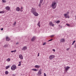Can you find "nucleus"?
Wrapping results in <instances>:
<instances>
[{"label": "nucleus", "mask_w": 76, "mask_h": 76, "mask_svg": "<svg viewBox=\"0 0 76 76\" xmlns=\"http://www.w3.org/2000/svg\"><path fill=\"white\" fill-rule=\"evenodd\" d=\"M58 2L57 0H55L52 1V3L51 7L53 9H55L56 8Z\"/></svg>", "instance_id": "1"}, {"label": "nucleus", "mask_w": 76, "mask_h": 76, "mask_svg": "<svg viewBox=\"0 0 76 76\" xmlns=\"http://www.w3.org/2000/svg\"><path fill=\"white\" fill-rule=\"evenodd\" d=\"M11 69L12 70H15L16 69V66L15 65H13L11 66Z\"/></svg>", "instance_id": "2"}, {"label": "nucleus", "mask_w": 76, "mask_h": 76, "mask_svg": "<svg viewBox=\"0 0 76 76\" xmlns=\"http://www.w3.org/2000/svg\"><path fill=\"white\" fill-rule=\"evenodd\" d=\"M55 57V56L54 55H51L49 57V58L50 60H53L54 58Z\"/></svg>", "instance_id": "3"}, {"label": "nucleus", "mask_w": 76, "mask_h": 76, "mask_svg": "<svg viewBox=\"0 0 76 76\" xmlns=\"http://www.w3.org/2000/svg\"><path fill=\"white\" fill-rule=\"evenodd\" d=\"M37 11V10H36V9L34 8H32V9L31 10V12L33 14L35 12Z\"/></svg>", "instance_id": "4"}, {"label": "nucleus", "mask_w": 76, "mask_h": 76, "mask_svg": "<svg viewBox=\"0 0 76 76\" xmlns=\"http://www.w3.org/2000/svg\"><path fill=\"white\" fill-rule=\"evenodd\" d=\"M64 68L65 69V72H67V71L69 70V69L70 68V67L68 66H66H66H65Z\"/></svg>", "instance_id": "5"}, {"label": "nucleus", "mask_w": 76, "mask_h": 76, "mask_svg": "<svg viewBox=\"0 0 76 76\" xmlns=\"http://www.w3.org/2000/svg\"><path fill=\"white\" fill-rule=\"evenodd\" d=\"M33 14L35 16H38L39 15L38 13L37 12V11H36Z\"/></svg>", "instance_id": "6"}, {"label": "nucleus", "mask_w": 76, "mask_h": 76, "mask_svg": "<svg viewBox=\"0 0 76 76\" xmlns=\"http://www.w3.org/2000/svg\"><path fill=\"white\" fill-rule=\"evenodd\" d=\"M28 48V47L26 46H24L22 48V50H23V51H25L26 50H27Z\"/></svg>", "instance_id": "7"}, {"label": "nucleus", "mask_w": 76, "mask_h": 76, "mask_svg": "<svg viewBox=\"0 0 76 76\" xmlns=\"http://www.w3.org/2000/svg\"><path fill=\"white\" fill-rule=\"evenodd\" d=\"M64 16L65 18H70V17H69V16L68 15L66 14H64Z\"/></svg>", "instance_id": "8"}, {"label": "nucleus", "mask_w": 76, "mask_h": 76, "mask_svg": "<svg viewBox=\"0 0 76 76\" xmlns=\"http://www.w3.org/2000/svg\"><path fill=\"white\" fill-rule=\"evenodd\" d=\"M50 26H54V24L53 23V22H50L49 23Z\"/></svg>", "instance_id": "9"}, {"label": "nucleus", "mask_w": 76, "mask_h": 76, "mask_svg": "<svg viewBox=\"0 0 76 76\" xmlns=\"http://www.w3.org/2000/svg\"><path fill=\"white\" fill-rule=\"evenodd\" d=\"M19 58H20L21 59V60H23V56H22V55L21 54H20L19 55Z\"/></svg>", "instance_id": "10"}, {"label": "nucleus", "mask_w": 76, "mask_h": 76, "mask_svg": "<svg viewBox=\"0 0 76 76\" xmlns=\"http://www.w3.org/2000/svg\"><path fill=\"white\" fill-rule=\"evenodd\" d=\"M42 72V69H40L39 70L38 72V74L39 75H41V73Z\"/></svg>", "instance_id": "11"}, {"label": "nucleus", "mask_w": 76, "mask_h": 76, "mask_svg": "<svg viewBox=\"0 0 76 76\" xmlns=\"http://www.w3.org/2000/svg\"><path fill=\"white\" fill-rule=\"evenodd\" d=\"M6 9L7 10H10V8L9 6H7L5 7Z\"/></svg>", "instance_id": "12"}, {"label": "nucleus", "mask_w": 76, "mask_h": 76, "mask_svg": "<svg viewBox=\"0 0 76 76\" xmlns=\"http://www.w3.org/2000/svg\"><path fill=\"white\" fill-rule=\"evenodd\" d=\"M60 42H65V39H61Z\"/></svg>", "instance_id": "13"}, {"label": "nucleus", "mask_w": 76, "mask_h": 76, "mask_svg": "<svg viewBox=\"0 0 76 76\" xmlns=\"http://www.w3.org/2000/svg\"><path fill=\"white\" fill-rule=\"evenodd\" d=\"M10 39L8 37H6V41H10Z\"/></svg>", "instance_id": "14"}, {"label": "nucleus", "mask_w": 76, "mask_h": 76, "mask_svg": "<svg viewBox=\"0 0 76 76\" xmlns=\"http://www.w3.org/2000/svg\"><path fill=\"white\" fill-rule=\"evenodd\" d=\"M35 37H33L31 39L32 41H35Z\"/></svg>", "instance_id": "15"}, {"label": "nucleus", "mask_w": 76, "mask_h": 76, "mask_svg": "<svg viewBox=\"0 0 76 76\" xmlns=\"http://www.w3.org/2000/svg\"><path fill=\"white\" fill-rule=\"evenodd\" d=\"M35 67L36 68H37V69H38L39 67H40V66H38V65H36L35 66Z\"/></svg>", "instance_id": "16"}, {"label": "nucleus", "mask_w": 76, "mask_h": 76, "mask_svg": "<svg viewBox=\"0 0 76 76\" xmlns=\"http://www.w3.org/2000/svg\"><path fill=\"white\" fill-rule=\"evenodd\" d=\"M31 70H32L33 71H35V72H37V71H38V70L35 69H32Z\"/></svg>", "instance_id": "17"}, {"label": "nucleus", "mask_w": 76, "mask_h": 76, "mask_svg": "<svg viewBox=\"0 0 76 76\" xmlns=\"http://www.w3.org/2000/svg\"><path fill=\"white\" fill-rule=\"evenodd\" d=\"M16 10L17 11H18V12H19V11H20V8L19 7H17Z\"/></svg>", "instance_id": "18"}, {"label": "nucleus", "mask_w": 76, "mask_h": 76, "mask_svg": "<svg viewBox=\"0 0 76 76\" xmlns=\"http://www.w3.org/2000/svg\"><path fill=\"white\" fill-rule=\"evenodd\" d=\"M4 12H5V11L3 10L1 11L0 12V13H4Z\"/></svg>", "instance_id": "19"}, {"label": "nucleus", "mask_w": 76, "mask_h": 76, "mask_svg": "<svg viewBox=\"0 0 76 76\" xmlns=\"http://www.w3.org/2000/svg\"><path fill=\"white\" fill-rule=\"evenodd\" d=\"M5 75H8L9 74V72L7 71H6L5 72Z\"/></svg>", "instance_id": "20"}, {"label": "nucleus", "mask_w": 76, "mask_h": 76, "mask_svg": "<svg viewBox=\"0 0 76 76\" xmlns=\"http://www.w3.org/2000/svg\"><path fill=\"white\" fill-rule=\"evenodd\" d=\"M41 4H42V3L39 2V7H41Z\"/></svg>", "instance_id": "21"}, {"label": "nucleus", "mask_w": 76, "mask_h": 76, "mask_svg": "<svg viewBox=\"0 0 76 76\" xmlns=\"http://www.w3.org/2000/svg\"><path fill=\"white\" fill-rule=\"evenodd\" d=\"M16 50L11 51V53H16Z\"/></svg>", "instance_id": "22"}, {"label": "nucleus", "mask_w": 76, "mask_h": 76, "mask_svg": "<svg viewBox=\"0 0 76 76\" xmlns=\"http://www.w3.org/2000/svg\"><path fill=\"white\" fill-rule=\"evenodd\" d=\"M21 66V62L19 61V64L18 65V66Z\"/></svg>", "instance_id": "23"}, {"label": "nucleus", "mask_w": 76, "mask_h": 76, "mask_svg": "<svg viewBox=\"0 0 76 76\" xmlns=\"http://www.w3.org/2000/svg\"><path fill=\"white\" fill-rule=\"evenodd\" d=\"M37 25L38 26H39V27L40 26V22H38V23H37Z\"/></svg>", "instance_id": "24"}, {"label": "nucleus", "mask_w": 76, "mask_h": 76, "mask_svg": "<svg viewBox=\"0 0 76 76\" xmlns=\"http://www.w3.org/2000/svg\"><path fill=\"white\" fill-rule=\"evenodd\" d=\"M7 61H10V58H8L7 59Z\"/></svg>", "instance_id": "25"}, {"label": "nucleus", "mask_w": 76, "mask_h": 76, "mask_svg": "<svg viewBox=\"0 0 76 76\" xmlns=\"http://www.w3.org/2000/svg\"><path fill=\"white\" fill-rule=\"evenodd\" d=\"M9 66H6L5 67L6 69H9Z\"/></svg>", "instance_id": "26"}, {"label": "nucleus", "mask_w": 76, "mask_h": 76, "mask_svg": "<svg viewBox=\"0 0 76 76\" xmlns=\"http://www.w3.org/2000/svg\"><path fill=\"white\" fill-rule=\"evenodd\" d=\"M60 21L59 20H57L56 21V23H59Z\"/></svg>", "instance_id": "27"}, {"label": "nucleus", "mask_w": 76, "mask_h": 76, "mask_svg": "<svg viewBox=\"0 0 76 76\" xmlns=\"http://www.w3.org/2000/svg\"><path fill=\"white\" fill-rule=\"evenodd\" d=\"M43 2V0H40V3H42Z\"/></svg>", "instance_id": "28"}, {"label": "nucleus", "mask_w": 76, "mask_h": 76, "mask_svg": "<svg viewBox=\"0 0 76 76\" xmlns=\"http://www.w3.org/2000/svg\"><path fill=\"white\" fill-rule=\"evenodd\" d=\"M75 42H76V41L75 40L73 42V43H72V45H73L75 43Z\"/></svg>", "instance_id": "29"}, {"label": "nucleus", "mask_w": 76, "mask_h": 76, "mask_svg": "<svg viewBox=\"0 0 76 76\" xmlns=\"http://www.w3.org/2000/svg\"><path fill=\"white\" fill-rule=\"evenodd\" d=\"M8 46L7 45H4V47H7V46Z\"/></svg>", "instance_id": "30"}, {"label": "nucleus", "mask_w": 76, "mask_h": 76, "mask_svg": "<svg viewBox=\"0 0 76 76\" xmlns=\"http://www.w3.org/2000/svg\"><path fill=\"white\" fill-rule=\"evenodd\" d=\"M2 1H3V3H5V2H6V1L4 0H2Z\"/></svg>", "instance_id": "31"}, {"label": "nucleus", "mask_w": 76, "mask_h": 76, "mask_svg": "<svg viewBox=\"0 0 76 76\" xmlns=\"http://www.w3.org/2000/svg\"><path fill=\"white\" fill-rule=\"evenodd\" d=\"M66 25H67V26H70V25H69V24H68L67 23L66 24Z\"/></svg>", "instance_id": "32"}, {"label": "nucleus", "mask_w": 76, "mask_h": 76, "mask_svg": "<svg viewBox=\"0 0 76 76\" xmlns=\"http://www.w3.org/2000/svg\"><path fill=\"white\" fill-rule=\"evenodd\" d=\"M44 76H47V75H46V74H45V73H44Z\"/></svg>", "instance_id": "33"}, {"label": "nucleus", "mask_w": 76, "mask_h": 76, "mask_svg": "<svg viewBox=\"0 0 76 76\" xmlns=\"http://www.w3.org/2000/svg\"><path fill=\"white\" fill-rule=\"evenodd\" d=\"M38 57H39V53H38L37 55Z\"/></svg>", "instance_id": "34"}, {"label": "nucleus", "mask_w": 76, "mask_h": 76, "mask_svg": "<svg viewBox=\"0 0 76 76\" xmlns=\"http://www.w3.org/2000/svg\"><path fill=\"white\" fill-rule=\"evenodd\" d=\"M53 41V39H50L49 40V41Z\"/></svg>", "instance_id": "35"}, {"label": "nucleus", "mask_w": 76, "mask_h": 76, "mask_svg": "<svg viewBox=\"0 0 76 76\" xmlns=\"http://www.w3.org/2000/svg\"><path fill=\"white\" fill-rule=\"evenodd\" d=\"M53 51H54V52H55V49H53Z\"/></svg>", "instance_id": "36"}, {"label": "nucleus", "mask_w": 76, "mask_h": 76, "mask_svg": "<svg viewBox=\"0 0 76 76\" xmlns=\"http://www.w3.org/2000/svg\"><path fill=\"white\" fill-rule=\"evenodd\" d=\"M67 15V14H69V12H68L66 13V14Z\"/></svg>", "instance_id": "37"}, {"label": "nucleus", "mask_w": 76, "mask_h": 76, "mask_svg": "<svg viewBox=\"0 0 76 76\" xmlns=\"http://www.w3.org/2000/svg\"><path fill=\"white\" fill-rule=\"evenodd\" d=\"M13 25H16V22H15V23L13 24Z\"/></svg>", "instance_id": "38"}, {"label": "nucleus", "mask_w": 76, "mask_h": 76, "mask_svg": "<svg viewBox=\"0 0 76 76\" xmlns=\"http://www.w3.org/2000/svg\"><path fill=\"white\" fill-rule=\"evenodd\" d=\"M45 44H46L45 43H44L43 44V45H45Z\"/></svg>", "instance_id": "39"}, {"label": "nucleus", "mask_w": 76, "mask_h": 76, "mask_svg": "<svg viewBox=\"0 0 76 76\" xmlns=\"http://www.w3.org/2000/svg\"><path fill=\"white\" fill-rule=\"evenodd\" d=\"M1 29V31H3V28H2Z\"/></svg>", "instance_id": "40"}, {"label": "nucleus", "mask_w": 76, "mask_h": 76, "mask_svg": "<svg viewBox=\"0 0 76 76\" xmlns=\"http://www.w3.org/2000/svg\"><path fill=\"white\" fill-rule=\"evenodd\" d=\"M54 35H51L50 36V37H54Z\"/></svg>", "instance_id": "41"}, {"label": "nucleus", "mask_w": 76, "mask_h": 76, "mask_svg": "<svg viewBox=\"0 0 76 76\" xmlns=\"http://www.w3.org/2000/svg\"><path fill=\"white\" fill-rule=\"evenodd\" d=\"M69 48H68L66 50H69Z\"/></svg>", "instance_id": "42"}, {"label": "nucleus", "mask_w": 76, "mask_h": 76, "mask_svg": "<svg viewBox=\"0 0 76 76\" xmlns=\"http://www.w3.org/2000/svg\"><path fill=\"white\" fill-rule=\"evenodd\" d=\"M20 12H22L23 11V10H20Z\"/></svg>", "instance_id": "43"}, {"label": "nucleus", "mask_w": 76, "mask_h": 76, "mask_svg": "<svg viewBox=\"0 0 76 76\" xmlns=\"http://www.w3.org/2000/svg\"><path fill=\"white\" fill-rule=\"evenodd\" d=\"M23 9V7H21V9Z\"/></svg>", "instance_id": "44"}, {"label": "nucleus", "mask_w": 76, "mask_h": 76, "mask_svg": "<svg viewBox=\"0 0 76 76\" xmlns=\"http://www.w3.org/2000/svg\"><path fill=\"white\" fill-rule=\"evenodd\" d=\"M12 76H15V75L13 74L12 75Z\"/></svg>", "instance_id": "45"}, {"label": "nucleus", "mask_w": 76, "mask_h": 76, "mask_svg": "<svg viewBox=\"0 0 76 76\" xmlns=\"http://www.w3.org/2000/svg\"><path fill=\"white\" fill-rule=\"evenodd\" d=\"M75 19L76 20V16H75Z\"/></svg>", "instance_id": "46"}, {"label": "nucleus", "mask_w": 76, "mask_h": 76, "mask_svg": "<svg viewBox=\"0 0 76 76\" xmlns=\"http://www.w3.org/2000/svg\"><path fill=\"white\" fill-rule=\"evenodd\" d=\"M16 44H18V43H16Z\"/></svg>", "instance_id": "47"}]
</instances>
